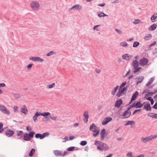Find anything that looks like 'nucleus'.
I'll return each instance as SVG.
<instances>
[{"mask_svg":"<svg viewBox=\"0 0 157 157\" xmlns=\"http://www.w3.org/2000/svg\"><path fill=\"white\" fill-rule=\"evenodd\" d=\"M18 107L17 106H14L13 107V110L14 113H17L18 110Z\"/></svg>","mask_w":157,"mask_h":157,"instance_id":"obj_39","label":"nucleus"},{"mask_svg":"<svg viewBox=\"0 0 157 157\" xmlns=\"http://www.w3.org/2000/svg\"><path fill=\"white\" fill-rule=\"evenodd\" d=\"M55 86V83H53L52 84L48 86H47V88L48 89H52V88H53Z\"/></svg>","mask_w":157,"mask_h":157,"instance_id":"obj_34","label":"nucleus"},{"mask_svg":"<svg viewBox=\"0 0 157 157\" xmlns=\"http://www.w3.org/2000/svg\"><path fill=\"white\" fill-rule=\"evenodd\" d=\"M17 136H21L23 134V132L22 131H20L17 132Z\"/></svg>","mask_w":157,"mask_h":157,"instance_id":"obj_44","label":"nucleus"},{"mask_svg":"<svg viewBox=\"0 0 157 157\" xmlns=\"http://www.w3.org/2000/svg\"><path fill=\"white\" fill-rule=\"evenodd\" d=\"M55 53V52L53 51H51L49 52L47 54L46 56H51L52 55L54 54Z\"/></svg>","mask_w":157,"mask_h":157,"instance_id":"obj_46","label":"nucleus"},{"mask_svg":"<svg viewBox=\"0 0 157 157\" xmlns=\"http://www.w3.org/2000/svg\"><path fill=\"white\" fill-rule=\"evenodd\" d=\"M105 4L104 3H101V4H98V6H105Z\"/></svg>","mask_w":157,"mask_h":157,"instance_id":"obj_59","label":"nucleus"},{"mask_svg":"<svg viewBox=\"0 0 157 157\" xmlns=\"http://www.w3.org/2000/svg\"><path fill=\"white\" fill-rule=\"evenodd\" d=\"M140 44V43L139 42L135 41L134 42L133 44V47H136Z\"/></svg>","mask_w":157,"mask_h":157,"instance_id":"obj_40","label":"nucleus"},{"mask_svg":"<svg viewBox=\"0 0 157 157\" xmlns=\"http://www.w3.org/2000/svg\"><path fill=\"white\" fill-rule=\"evenodd\" d=\"M143 105H144V109L147 111H150L151 110V107L149 102H144L143 103Z\"/></svg>","mask_w":157,"mask_h":157,"instance_id":"obj_12","label":"nucleus"},{"mask_svg":"<svg viewBox=\"0 0 157 157\" xmlns=\"http://www.w3.org/2000/svg\"><path fill=\"white\" fill-rule=\"evenodd\" d=\"M50 118L54 121L56 120L57 119V117L56 116H54L53 117H50Z\"/></svg>","mask_w":157,"mask_h":157,"instance_id":"obj_49","label":"nucleus"},{"mask_svg":"<svg viewBox=\"0 0 157 157\" xmlns=\"http://www.w3.org/2000/svg\"><path fill=\"white\" fill-rule=\"evenodd\" d=\"M21 112L24 114H26L28 112V110L25 105H23L21 108Z\"/></svg>","mask_w":157,"mask_h":157,"instance_id":"obj_17","label":"nucleus"},{"mask_svg":"<svg viewBox=\"0 0 157 157\" xmlns=\"http://www.w3.org/2000/svg\"><path fill=\"white\" fill-rule=\"evenodd\" d=\"M87 143V142L86 141H82L80 143V144L82 146H84Z\"/></svg>","mask_w":157,"mask_h":157,"instance_id":"obj_42","label":"nucleus"},{"mask_svg":"<svg viewBox=\"0 0 157 157\" xmlns=\"http://www.w3.org/2000/svg\"><path fill=\"white\" fill-rule=\"evenodd\" d=\"M131 108V107L128 108L127 110L125 111L123 113V115L124 117V118H128L130 116L131 113V112L128 111V110L130 109Z\"/></svg>","mask_w":157,"mask_h":157,"instance_id":"obj_16","label":"nucleus"},{"mask_svg":"<svg viewBox=\"0 0 157 157\" xmlns=\"http://www.w3.org/2000/svg\"><path fill=\"white\" fill-rule=\"evenodd\" d=\"M95 71L98 74H99L101 72V70L98 69H95Z\"/></svg>","mask_w":157,"mask_h":157,"instance_id":"obj_57","label":"nucleus"},{"mask_svg":"<svg viewBox=\"0 0 157 157\" xmlns=\"http://www.w3.org/2000/svg\"><path fill=\"white\" fill-rule=\"evenodd\" d=\"M54 154L56 155V156H60L62 155V152L61 151H60L59 150H54L53 151Z\"/></svg>","mask_w":157,"mask_h":157,"instance_id":"obj_25","label":"nucleus"},{"mask_svg":"<svg viewBox=\"0 0 157 157\" xmlns=\"http://www.w3.org/2000/svg\"><path fill=\"white\" fill-rule=\"evenodd\" d=\"M115 30L119 33L120 34H121L122 33L121 32L120 30L117 29H116Z\"/></svg>","mask_w":157,"mask_h":157,"instance_id":"obj_56","label":"nucleus"},{"mask_svg":"<svg viewBox=\"0 0 157 157\" xmlns=\"http://www.w3.org/2000/svg\"><path fill=\"white\" fill-rule=\"evenodd\" d=\"M6 85L4 83H0V87H4Z\"/></svg>","mask_w":157,"mask_h":157,"instance_id":"obj_58","label":"nucleus"},{"mask_svg":"<svg viewBox=\"0 0 157 157\" xmlns=\"http://www.w3.org/2000/svg\"><path fill=\"white\" fill-rule=\"evenodd\" d=\"M148 62V59L143 57L139 61V64L140 66H144L147 64Z\"/></svg>","mask_w":157,"mask_h":157,"instance_id":"obj_8","label":"nucleus"},{"mask_svg":"<svg viewBox=\"0 0 157 157\" xmlns=\"http://www.w3.org/2000/svg\"><path fill=\"white\" fill-rule=\"evenodd\" d=\"M0 110L3 113L7 115H9L10 113L9 110L2 105L0 104Z\"/></svg>","mask_w":157,"mask_h":157,"instance_id":"obj_6","label":"nucleus"},{"mask_svg":"<svg viewBox=\"0 0 157 157\" xmlns=\"http://www.w3.org/2000/svg\"><path fill=\"white\" fill-rule=\"evenodd\" d=\"M14 132L10 129H8L6 132V135L8 137H10L13 135Z\"/></svg>","mask_w":157,"mask_h":157,"instance_id":"obj_18","label":"nucleus"},{"mask_svg":"<svg viewBox=\"0 0 157 157\" xmlns=\"http://www.w3.org/2000/svg\"><path fill=\"white\" fill-rule=\"evenodd\" d=\"M119 2V0H115L113 2H112L113 3H118Z\"/></svg>","mask_w":157,"mask_h":157,"instance_id":"obj_60","label":"nucleus"},{"mask_svg":"<svg viewBox=\"0 0 157 157\" xmlns=\"http://www.w3.org/2000/svg\"><path fill=\"white\" fill-rule=\"evenodd\" d=\"M31 8L33 10L38 11L40 7V5L39 2L36 1H33L30 4Z\"/></svg>","mask_w":157,"mask_h":157,"instance_id":"obj_2","label":"nucleus"},{"mask_svg":"<svg viewBox=\"0 0 157 157\" xmlns=\"http://www.w3.org/2000/svg\"><path fill=\"white\" fill-rule=\"evenodd\" d=\"M141 110V109H136V110H135L133 112V115H134L136 113H137V112L139 111H140Z\"/></svg>","mask_w":157,"mask_h":157,"instance_id":"obj_55","label":"nucleus"},{"mask_svg":"<svg viewBox=\"0 0 157 157\" xmlns=\"http://www.w3.org/2000/svg\"><path fill=\"white\" fill-rule=\"evenodd\" d=\"M75 148V147H68L67 148V150L69 151H73Z\"/></svg>","mask_w":157,"mask_h":157,"instance_id":"obj_48","label":"nucleus"},{"mask_svg":"<svg viewBox=\"0 0 157 157\" xmlns=\"http://www.w3.org/2000/svg\"><path fill=\"white\" fill-rule=\"evenodd\" d=\"M132 64L133 68H136L138 67L139 64V63H138L137 60H135L133 61Z\"/></svg>","mask_w":157,"mask_h":157,"instance_id":"obj_20","label":"nucleus"},{"mask_svg":"<svg viewBox=\"0 0 157 157\" xmlns=\"http://www.w3.org/2000/svg\"><path fill=\"white\" fill-rule=\"evenodd\" d=\"M34 132H30L29 134L25 133L24 135V140L26 141H29L31 138H32L35 134Z\"/></svg>","mask_w":157,"mask_h":157,"instance_id":"obj_4","label":"nucleus"},{"mask_svg":"<svg viewBox=\"0 0 157 157\" xmlns=\"http://www.w3.org/2000/svg\"><path fill=\"white\" fill-rule=\"evenodd\" d=\"M144 154H141L138 156L135 157H144Z\"/></svg>","mask_w":157,"mask_h":157,"instance_id":"obj_62","label":"nucleus"},{"mask_svg":"<svg viewBox=\"0 0 157 157\" xmlns=\"http://www.w3.org/2000/svg\"><path fill=\"white\" fill-rule=\"evenodd\" d=\"M63 139L65 140V141H64L66 142V141L68 140V138L67 136H66Z\"/></svg>","mask_w":157,"mask_h":157,"instance_id":"obj_63","label":"nucleus"},{"mask_svg":"<svg viewBox=\"0 0 157 157\" xmlns=\"http://www.w3.org/2000/svg\"><path fill=\"white\" fill-rule=\"evenodd\" d=\"M118 86H117L114 89L112 90L111 92V94L113 95H114L116 93L118 88Z\"/></svg>","mask_w":157,"mask_h":157,"instance_id":"obj_30","label":"nucleus"},{"mask_svg":"<svg viewBox=\"0 0 157 157\" xmlns=\"http://www.w3.org/2000/svg\"><path fill=\"white\" fill-rule=\"evenodd\" d=\"M135 123V122L133 121H127V123L125 124V125H131L133 124H134Z\"/></svg>","mask_w":157,"mask_h":157,"instance_id":"obj_33","label":"nucleus"},{"mask_svg":"<svg viewBox=\"0 0 157 157\" xmlns=\"http://www.w3.org/2000/svg\"><path fill=\"white\" fill-rule=\"evenodd\" d=\"M35 149L34 148L32 149L29 154V155L30 157L32 156L35 153Z\"/></svg>","mask_w":157,"mask_h":157,"instance_id":"obj_31","label":"nucleus"},{"mask_svg":"<svg viewBox=\"0 0 157 157\" xmlns=\"http://www.w3.org/2000/svg\"><path fill=\"white\" fill-rule=\"evenodd\" d=\"M152 38V36L151 34H147L146 35L144 38L145 40H148Z\"/></svg>","mask_w":157,"mask_h":157,"instance_id":"obj_29","label":"nucleus"},{"mask_svg":"<svg viewBox=\"0 0 157 157\" xmlns=\"http://www.w3.org/2000/svg\"><path fill=\"white\" fill-rule=\"evenodd\" d=\"M33 64H30L28 65L27 66V69L28 70H30Z\"/></svg>","mask_w":157,"mask_h":157,"instance_id":"obj_47","label":"nucleus"},{"mask_svg":"<svg viewBox=\"0 0 157 157\" xmlns=\"http://www.w3.org/2000/svg\"><path fill=\"white\" fill-rule=\"evenodd\" d=\"M134 70L133 71V72L135 73H136V72H138L140 71L141 70H142V68L141 67H137L135 68H134Z\"/></svg>","mask_w":157,"mask_h":157,"instance_id":"obj_26","label":"nucleus"},{"mask_svg":"<svg viewBox=\"0 0 157 157\" xmlns=\"http://www.w3.org/2000/svg\"><path fill=\"white\" fill-rule=\"evenodd\" d=\"M148 116L154 118L155 114H154L153 113H149L148 114Z\"/></svg>","mask_w":157,"mask_h":157,"instance_id":"obj_50","label":"nucleus"},{"mask_svg":"<svg viewBox=\"0 0 157 157\" xmlns=\"http://www.w3.org/2000/svg\"><path fill=\"white\" fill-rule=\"evenodd\" d=\"M75 138V137L74 136H70L69 137V139L70 140H73V139H74Z\"/></svg>","mask_w":157,"mask_h":157,"instance_id":"obj_64","label":"nucleus"},{"mask_svg":"<svg viewBox=\"0 0 157 157\" xmlns=\"http://www.w3.org/2000/svg\"><path fill=\"white\" fill-rule=\"evenodd\" d=\"M84 118L83 121L85 123H87L88 121V119L89 118L88 112L87 111H85L83 115Z\"/></svg>","mask_w":157,"mask_h":157,"instance_id":"obj_15","label":"nucleus"},{"mask_svg":"<svg viewBox=\"0 0 157 157\" xmlns=\"http://www.w3.org/2000/svg\"><path fill=\"white\" fill-rule=\"evenodd\" d=\"M140 81L137 82V84H138L139 83L141 82L142 81V80H143V79H144V78L143 77L140 78Z\"/></svg>","mask_w":157,"mask_h":157,"instance_id":"obj_54","label":"nucleus"},{"mask_svg":"<svg viewBox=\"0 0 157 157\" xmlns=\"http://www.w3.org/2000/svg\"><path fill=\"white\" fill-rule=\"evenodd\" d=\"M154 80V79L153 78H151L149 80V82L147 83L146 84V86H150L153 82Z\"/></svg>","mask_w":157,"mask_h":157,"instance_id":"obj_32","label":"nucleus"},{"mask_svg":"<svg viewBox=\"0 0 157 157\" xmlns=\"http://www.w3.org/2000/svg\"><path fill=\"white\" fill-rule=\"evenodd\" d=\"M157 25L155 24H154L149 27V29L150 30H155L156 28Z\"/></svg>","mask_w":157,"mask_h":157,"instance_id":"obj_28","label":"nucleus"},{"mask_svg":"<svg viewBox=\"0 0 157 157\" xmlns=\"http://www.w3.org/2000/svg\"><path fill=\"white\" fill-rule=\"evenodd\" d=\"M50 135V133L48 132H46L41 134L39 133H37L35 135V137L36 138H40L42 139L46 136H48Z\"/></svg>","mask_w":157,"mask_h":157,"instance_id":"obj_7","label":"nucleus"},{"mask_svg":"<svg viewBox=\"0 0 157 157\" xmlns=\"http://www.w3.org/2000/svg\"><path fill=\"white\" fill-rule=\"evenodd\" d=\"M157 137V135H151L146 137H142L141 138V140L142 143H146L156 138Z\"/></svg>","mask_w":157,"mask_h":157,"instance_id":"obj_3","label":"nucleus"},{"mask_svg":"<svg viewBox=\"0 0 157 157\" xmlns=\"http://www.w3.org/2000/svg\"><path fill=\"white\" fill-rule=\"evenodd\" d=\"M26 130L27 131H30L32 130V128L30 126H27L26 127Z\"/></svg>","mask_w":157,"mask_h":157,"instance_id":"obj_52","label":"nucleus"},{"mask_svg":"<svg viewBox=\"0 0 157 157\" xmlns=\"http://www.w3.org/2000/svg\"><path fill=\"white\" fill-rule=\"evenodd\" d=\"M82 8V7L81 5L79 4H77L73 6L72 7L70 8L69 10L71 11L72 10H80Z\"/></svg>","mask_w":157,"mask_h":157,"instance_id":"obj_13","label":"nucleus"},{"mask_svg":"<svg viewBox=\"0 0 157 157\" xmlns=\"http://www.w3.org/2000/svg\"><path fill=\"white\" fill-rule=\"evenodd\" d=\"M105 134V129H103L101 131L100 133L101 138V140H103Z\"/></svg>","mask_w":157,"mask_h":157,"instance_id":"obj_21","label":"nucleus"},{"mask_svg":"<svg viewBox=\"0 0 157 157\" xmlns=\"http://www.w3.org/2000/svg\"><path fill=\"white\" fill-rule=\"evenodd\" d=\"M122 57L124 59H126L127 60H129L132 58V56L128 54H126L123 55Z\"/></svg>","mask_w":157,"mask_h":157,"instance_id":"obj_19","label":"nucleus"},{"mask_svg":"<svg viewBox=\"0 0 157 157\" xmlns=\"http://www.w3.org/2000/svg\"><path fill=\"white\" fill-rule=\"evenodd\" d=\"M98 16L100 17H103L105 16H108L107 15L105 14L104 13L102 12H101L100 13H98Z\"/></svg>","mask_w":157,"mask_h":157,"instance_id":"obj_35","label":"nucleus"},{"mask_svg":"<svg viewBox=\"0 0 157 157\" xmlns=\"http://www.w3.org/2000/svg\"><path fill=\"white\" fill-rule=\"evenodd\" d=\"M13 95L14 98H18L20 97L19 94H13Z\"/></svg>","mask_w":157,"mask_h":157,"instance_id":"obj_43","label":"nucleus"},{"mask_svg":"<svg viewBox=\"0 0 157 157\" xmlns=\"http://www.w3.org/2000/svg\"><path fill=\"white\" fill-rule=\"evenodd\" d=\"M126 82H123L121 83V84L120 85L119 88H122L124 87L125 86V85L126 84Z\"/></svg>","mask_w":157,"mask_h":157,"instance_id":"obj_41","label":"nucleus"},{"mask_svg":"<svg viewBox=\"0 0 157 157\" xmlns=\"http://www.w3.org/2000/svg\"><path fill=\"white\" fill-rule=\"evenodd\" d=\"M109 148V146L108 145L105 144L103 143L101 145V147H100V146H97V149L101 151L102 150H108Z\"/></svg>","mask_w":157,"mask_h":157,"instance_id":"obj_10","label":"nucleus"},{"mask_svg":"<svg viewBox=\"0 0 157 157\" xmlns=\"http://www.w3.org/2000/svg\"><path fill=\"white\" fill-rule=\"evenodd\" d=\"M90 129L93 132V135L94 137L98 136L100 132L99 128L96 126L94 124H93L90 125Z\"/></svg>","mask_w":157,"mask_h":157,"instance_id":"obj_1","label":"nucleus"},{"mask_svg":"<svg viewBox=\"0 0 157 157\" xmlns=\"http://www.w3.org/2000/svg\"><path fill=\"white\" fill-rule=\"evenodd\" d=\"M3 123L0 122V133H2L4 131V128H3Z\"/></svg>","mask_w":157,"mask_h":157,"instance_id":"obj_36","label":"nucleus"},{"mask_svg":"<svg viewBox=\"0 0 157 157\" xmlns=\"http://www.w3.org/2000/svg\"><path fill=\"white\" fill-rule=\"evenodd\" d=\"M138 95V93L137 91H136L135 93L132 96L131 101H132L135 100L137 98V96Z\"/></svg>","mask_w":157,"mask_h":157,"instance_id":"obj_23","label":"nucleus"},{"mask_svg":"<svg viewBox=\"0 0 157 157\" xmlns=\"http://www.w3.org/2000/svg\"><path fill=\"white\" fill-rule=\"evenodd\" d=\"M101 143L100 141H95V145H98L101 144Z\"/></svg>","mask_w":157,"mask_h":157,"instance_id":"obj_51","label":"nucleus"},{"mask_svg":"<svg viewBox=\"0 0 157 157\" xmlns=\"http://www.w3.org/2000/svg\"><path fill=\"white\" fill-rule=\"evenodd\" d=\"M140 22V20H134V21H133V23L135 24L139 23Z\"/></svg>","mask_w":157,"mask_h":157,"instance_id":"obj_53","label":"nucleus"},{"mask_svg":"<svg viewBox=\"0 0 157 157\" xmlns=\"http://www.w3.org/2000/svg\"><path fill=\"white\" fill-rule=\"evenodd\" d=\"M157 17V13H155L151 17V20H155Z\"/></svg>","mask_w":157,"mask_h":157,"instance_id":"obj_37","label":"nucleus"},{"mask_svg":"<svg viewBox=\"0 0 157 157\" xmlns=\"http://www.w3.org/2000/svg\"><path fill=\"white\" fill-rule=\"evenodd\" d=\"M127 88V87H124L122 88H119L116 96L118 97H120L124 95L126 93Z\"/></svg>","mask_w":157,"mask_h":157,"instance_id":"obj_5","label":"nucleus"},{"mask_svg":"<svg viewBox=\"0 0 157 157\" xmlns=\"http://www.w3.org/2000/svg\"><path fill=\"white\" fill-rule=\"evenodd\" d=\"M112 120V118L110 117H107L104 119L102 122V125L106 124Z\"/></svg>","mask_w":157,"mask_h":157,"instance_id":"obj_11","label":"nucleus"},{"mask_svg":"<svg viewBox=\"0 0 157 157\" xmlns=\"http://www.w3.org/2000/svg\"><path fill=\"white\" fill-rule=\"evenodd\" d=\"M29 59L33 61L40 62H43L44 61L43 59L41 58L40 57H30L29 58Z\"/></svg>","mask_w":157,"mask_h":157,"instance_id":"obj_9","label":"nucleus"},{"mask_svg":"<svg viewBox=\"0 0 157 157\" xmlns=\"http://www.w3.org/2000/svg\"><path fill=\"white\" fill-rule=\"evenodd\" d=\"M127 156L128 157H135L132 156V152H129L127 154Z\"/></svg>","mask_w":157,"mask_h":157,"instance_id":"obj_45","label":"nucleus"},{"mask_svg":"<svg viewBox=\"0 0 157 157\" xmlns=\"http://www.w3.org/2000/svg\"><path fill=\"white\" fill-rule=\"evenodd\" d=\"M143 105V104L141 103L140 101L137 102L132 105H131V107H135L136 108H141Z\"/></svg>","mask_w":157,"mask_h":157,"instance_id":"obj_14","label":"nucleus"},{"mask_svg":"<svg viewBox=\"0 0 157 157\" xmlns=\"http://www.w3.org/2000/svg\"><path fill=\"white\" fill-rule=\"evenodd\" d=\"M40 116H44L45 118H47L46 116H50L51 115V113L49 112H45L44 113H41L40 112Z\"/></svg>","mask_w":157,"mask_h":157,"instance_id":"obj_27","label":"nucleus"},{"mask_svg":"<svg viewBox=\"0 0 157 157\" xmlns=\"http://www.w3.org/2000/svg\"><path fill=\"white\" fill-rule=\"evenodd\" d=\"M120 45L121 46L123 47H125L127 46L128 44L126 42H124L121 43L120 44Z\"/></svg>","mask_w":157,"mask_h":157,"instance_id":"obj_38","label":"nucleus"},{"mask_svg":"<svg viewBox=\"0 0 157 157\" xmlns=\"http://www.w3.org/2000/svg\"><path fill=\"white\" fill-rule=\"evenodd\" d=\"M122 103V100L121 99H119L116 101L115 106L117 107H119Z\"/></svg>","mask_w":157,"mask_h":157,"instance_id":"obj_22","label":"nucleus"},{"mask_svg":"<svg viewBox=\"0 0 157 157\" xmlns=\"http://www.w3.org/2000/svg\"><path fill=\"white\" fill-rule=\"evenodd\" d=\"M39 113H40V112H36L34 115L33 116V119L34 122H36V120H37V117L39 116H40V114Z\"/></svg>","mask_w":157,"mask_h":157,"instance_id":"obj_24","label":"nucleus"},{"mask_svg":"<svg viewBox=\"0 0 157 157\" xmlns=\"http://www.w3.org/2000/svg\"><path fill=\"white\" fill-rule=\"evenodd\" d=\"M153 108L155 109H157V103H156L153 106Z\"/></svg>","mask_w":157,"mask_h":157,"instance_id":"obj_61","label":"nucleus"}]
</instances>
